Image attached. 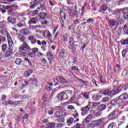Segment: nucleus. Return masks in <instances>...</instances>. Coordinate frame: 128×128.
I'll use <instances>...</instances> for the list:
<instances>
[{"label":"nucleus","mask_w":128,"mask_h":128,"mask_svg":"<svg viewBox=\"0 0 128 128\" xmlns=\"http://www.w3.org/2000/svg\"><path fill=\"white\" fill-rule=\"evenodd\" d=\"M8 104H12V106H18V104H20V101L12 102V100H9L8 102Z\"/></svg>","instance_id":"obj_13"},{"label":"nucleus","mask_w":128,"mask_h":128,"mask_svg":"<svg viewBox=\"0 0 128 128\" xmlns=\"http://www.w3.org/2000/svg\"><path fill=\"white\" fill-rule=\"evenodd\" d=\"M8 48V45L6 44H2V52H6Z\"/></svg>","instance_id":"obj_25"},{"label":"nucleus","mask_w":128,"mask_h":128,"mask_svg":"<svg viewBox=\"0 0 128 128\" xmlns=\"http://www.w3.org/2000/svg\"><path fill=\"white\" fill-rule=\"evenodd\" d=\"M94 22V20L92 18H90L87 20L86 22L87 24H92Z\"/></svg>","instance_id":"obj_41"},{"label":"nucleus","mask_w":128,"mask_h":128,"mask_svg":"<svg viewBox=\"0 0 128 128\" xmlns=\"http://www.w3.org/2000/svg\"><path fill=\"white\" fill-rule=\"evenodd\" d=\"M96 116H102V112H99L96 113Z\"/></svg>","instance_id":"obj_54"},{"label":"nucleus","mask_w":128,"mask_h":128,"mask_svg":"<svg viewBox=\"0 0 128 128\" xmlns=\"http://www.w3.org/2000/svg\"><path fill=\"white\" fill-rule=\"evenodd\" d=\"M100 82L102 84H104V76H101L100 77Z\"/></svg>","instance_id":"obj_47"},{"label":"nucleus","mask_w":128,"mask_h":128,"mask_svg":"<svg viewBox=\"0 0 128 128\" xmlns=\"http://www.w3.org/2000/svg\"><path fill=\"white\" fill-rule=\"evenodd\" d=\"M122 44H128V39L124 40L122 42Z\"/></svg>","instance_id":"obj_40"},{"label":"nucleus","mask_w":128,"mask_h":128,"mask_svg":"<svg viewBox=\"0 0 128 128\" xmlns=\"http://www.w3.org/2000/svg\"><path fill=\"white\" fill-rule=\"evenodd\" d=\"M56 126L58 128H62V126H64V124H62V123H58L57 124Z\"/></svg>","instance_id":"obj_46"},{"label":"nucleus","mask_w":128,"mask_h":128,"mask_svg":"<svg viewBox=\"0 0 128 128\" xmlns=\"http://www.w3.org/2000/svg\"><path fill=\"white\" fill-rule=\"evenodd\" d=\"M90 108H92L90 104H88L86 106L80 109L81 110L82 116H86V114H88V112H90Z\"/></svg>","instance_id":"obj_3"},{"label":"nucleus","mask_w":128,"mask_h":128,"mask_svg":"<svg viewBox=\"0 0 128 128\" xmlns=\"http://www.w3.org/2000/svg\"><path fill=\"white\" fill-rule=\"evenodd\" d=\"M15 37L18 40H20V42H24V36H23L22 34H17L15 35Z\"/></svg>","instance_id":"obj_8"},{"label":"nucleus","mask_w":128,"mask_h":128,"mask_svg":"<svg viewBox=\"0 0 128 128\" xmlns=\"http://www.w3.org/2000/svg\"><path fill=\"white\" fill-rule=\"evenodd\" d=\"M64 118H60L56 120V122H64Z\"/></svg>","instance_id":"obj_36"},{"label":"nucleus","mask_w":128,"mask_h":128,"mask_svg":"<svg viewBox=\"0 0 128 128\" xmlns=\"http://www.w3.org/2000/svg\"><path fill=\"white\" fill-rule=\"evenodd\" d=\"M109 24L110 26H118V22L114 20H110L109 22Z\"/></svg>","instance_id":"obj_19"},{"label":"nucleus","mask_w":128,"mask_h":128,"mask_svg":"<svg viewBox=\"0 0 128 128\" xmlns=\"http://www.w3.org/2000/svg\"><path fill=\"white\" fill-rule=\"evenodd\" d=\"M78 70V72L79 70L78 68H76V66H74L72 68V70Z\"/></svg>","instance_id":"obj_51"},{"label":"nucleus","mask_w":128,"mask_h":128,"mask_svg":"<svg viewBox=\"0 0 128 128\" xmlns=\"http://www.w3.org/2000/svg\"><path fill=\"white\" fill-rule=\"evenodd\" d=\"M41 44H42V46H46V40H42Z\"/></svg>","instance_id":"obj_63"},{"label":"nucleus","mask_w":128,"mask_h":128,"mask_svg":"<svg viewBox=\"0 0 128 128\" xmlns=\"http://www.w3.org/2000/svg\"><path fill=\"white\" fill-rule=\"evenodd\" d=\"M47 34H48L47 36L48 38H50L52 36V34H50V32L49 30L48 31Z\"/></svg>","instance_id":"obj_45"},{"label":"nucleus","mask_w":128,"mask_h":128,"mask_svg":"<svg viewBox=\"0 0 128 128\" xmlns=\"http://www.w3.org/2000/svg\"><path fill=\"white\" fill-rule=\"evenodd\" d=\"M48 114H54V110H48Z\"/></svg>","instance_id":"obj_55"},{"label":"nucleus","mask_w":128,"mask_h":128,"mask_svg":"<svg viewBox=\"0 0 128 128\" xmlns=\"http://www.w3.org/2000/svg\"><path fill=\"white\" fill-rule=\"evenodd\" d=\"M102 98V96H100V94H96L94 96V99L95 100L98 101L100 100V98Z\"/></svg>","instance_id":"obj_23"},{"label":"nucleus","mask_w":128,"mask_h":128,"mask_svg":"<svg viewBox=\"0 0 128 128\" xmlns=\"http://www.w3.org/2000/svg\"><path fill=\"white\" fill-rule=\"evenodd\" d=\"M2 99V100H6V95H3Z\"/></svg>","instance_id":"obj_61"},{"label":"nucleus","mask_w":128,"mask_h":128,"mask_svg":"<svg viewBox=\"0 0 128 128\" xmlns=\"http://www.w3.org/2000/svg\"><path fill=\"white\" fill-rule=\"evenodd\" d=\"M74 123V118H70L67 120V124L68 126H70Z\"/></svg>","instance_id":"obj_21"},{"label":"nucleus","mask_w":128,"mask_h":128,"mask_svg":"<svg viewBox=\"0 0 128 128\" xmlns=\"http://www.w3.org/2000/svg\"><path fill=\"white\" fill-rule=\"evenodd\" d=\"M28 24L30 25V30H32V19H31L30 21L28 22Z\"/></svg>","instance_id":"obj_35"},{"label":"nucleus","mask_w":128,"mask_h":128,"mask_svg":"<svg viewBox=\"0 0 128 128\" xmlns=\"http://www.w3.org/2000/svg\"><path fill=\"white\" fill-rule=\"evenodd\" d=\"M7 38H8V44L10 48H14V41H12V37H10V34L7 33Z\"/></svg>","instance_id":"obj_4"},{"label":"nucleus","mask_w":128,"mask_h":128,"mask_svg":"<svg viewBox=\"0 0 128 128\" xmlns=\"http://www.w3.org/2000/svg\"><path fill=\"white\" fill-rule=\"evenodd\" d=\"M128 94L126 93H124L118 97V100H128Z\"/></svg>","instance_id":"obj_12"},{"label":"nucleus","mask_w":128,"mask_h":128,"mask_svg":"<svg viewBox=\"0 0 128 128\" xmlns=\"http://www.w3.org/2000/svg\"><path fill=\"white\" fill-rule=\"evenodd\" d=\"M38 56H44V54L40 52H38L37 54Z\"/></svg>","instance_id":"obj_57"},{"label":"nucleus","mask_w":128,"mask_h":128,"mask_svg":"<svg viewBox=\"0 0 128 128\" xmlns=\"http://www.w3.org/2000/svg\"><path fill=\"white\" fill-rule=\"evenodd\" d=\"M124 2V0H118V4L120 6V4H122Z\"/></svg>","instance_id":"obj_42"},{"label":"nucleus","mask_w":128,"mask_h":128,"mask_svg":"<svg viewBox=\"0 0 128 128\" xmlns=\"http://www.w3.org/2000/svg\"><path fill=\"white\" fill-rule=\"evenodd\" d=\"M38 22V18L37 17H34L32 18V24H36Z\"/></svg>","instance_id":"obj_32"},{"label":"nucleus","mask_w":128,"mask_h":128,"mask_svg":"<svg viewBox=\"0 0 128 128\" xmlns=\"http://www.w3.org/2000/svg\"><path fill=\"white\" fill-rule=\"evenodd\" d=\"M40 10H44L46 8H44V5L41 4L40 6Z\"/></svg>","instance_id":"obj_60"},{"label":"nucleus","mask_w":128,"mask_h":128,"mask_svg":"<svg viewBox=\"0 0 128 128\" xmlns=\"http://www.w3.org/2000/svg\"><path fill=\"white\" fill-rule=\"evenodd\" d=\"M104 120L106 118H101L100 119L92 121L90 124H88V128H94L96 126H100L102 124H104Z\"/></svg>","instance_id":"obj_2"},{"label":"nucleus","mask_w":128,"mask_h":128,"mask_svg":"<svg viewBox=\"0 0 128 128\" xmlns=\"http://www.w3.org/2000/svg\"><path fill=\"white\" fill-rule=\"evenodd\" d=\"M68 34H66L64 36V40L66 42V40H68Z\"/></svg>","instance_id":"obj_52"},{"label":"nucleus","mask_w":128,"mask_h":128,"mask_svg":"<svg viewBox=\"0 0 128 128\" xmlns=\"http://www.w3.org/2000/svg\"><path fill=\"white\" fill-rule=\"evenodd\" d=\"M110 101V98L108 97H104L102 100V102H108Z\"/></svg>","instance_id":"obj_26"},{"label":"nucleus","mask_w":128,"mask_h":128,"mask_svg":"<svg viewBox=\"0 0 128 128\" xmlns=\"http://www.w3.org/2000/svg\"><path fill=\"white\" fill-rule=\"evenodd\" d=\"M60 112L57 111L56 113V118H60Z\"/></svg>","instance_id":"obj_58"},{"label":"nucleus","mask_w":128,"mask_h":128,"mask_svg":"<svg viewBox=\"0 0 128 128\" xmlns=\"http://www.w3.org/2000/svg\"><path fill=\"white\" fill-rule=\"evenodd\" d=\"M106 104H100L98 106V110H106Z\"/></svg>","instance_id":"obj_15"},{"label":"nucleus","mask_w":128,"mask_h":128,"mask_svg":"<svg viewBox=\"0 0 128 128\" xmlns=\"http://www.w3.org/2000/svg\"><path fill=\"white\" fill-rule=\"evenodd\" d=\"M21 32L22 34H30V32L26 28L22 29L21 30Z\"/></svg>","instance_id":"obj_17"},{"label":"nucleus","mask_w":128,"mask_h":128,"mask_svg":"<svg viewBox=\"0 0 128 128\" xmlns=\"http://www.w3.org/2000/svg\"><path fill=\"white\" fill-rule=\"evenodd\" d=\"M8 22H10L12 24H14L16 22V18L12 17V16H8L7 18Z\"/></svg>","instance_id":"obj_9"},{"label":"nucleus","mask_w":128,"mask_h":128,"mask_svg":"<svg viewBox=\"0 0 128 128\" xmlns=\"http://www.w3.org/2000/svg\"><path fill=\"white\" fill-rule=\"evenodd\" d=\"M92 114H88L84 120V122L86 124H90L92 122Z\"/></svg>","instance_id":"obj_11"},{"label":"nucleus","mask_w":128,"mask_h":128,"mask_svg":"<svg viewBox=\"0 0 128 128\" xmlns=\"http://www.w3.org/2000/svg\"><path fill=\"white\" fill-rule=\"evenodd\" d=\"M40 18L41 20H44L46 18H48V14L46 12H42L40 14Z\"/></svg>","instance_id":"obj_16"},{"label":"nucleus","mask_w":128,"mask_h":128,"mask_svg":"<svg viewBox=\"0 0 128 128\" xmlns=\"http://www.w3.org/2000/svg\"><path fill=\"white\" fill-rule=\"evenodd\" d=\"M12 54V50H7L4 54V56L5 58H8V56H10Z\"/></svg>","instance_id":"obj_14"},{"label":"nucleus","mask_w":128,"mask_h":128,"mask_svg":"<svg viewBox=\"0 0 128 128\" xmlns=\"http://www.w3.org/2000/svg\"><path fill=\"white\" fill-rule=\"evenodd\" d=\"M56 126V123L54 122H51V123H48L47 124L46 126V127L47 128H54Z\"/></svg>","instance_id":"obj_20"},{"label":"nucleus","mask_w":128,"mask_h":128,"mask_svg":"<svg viewBox=\"0 0 128 128\" xmlns=\"http://www.w3.org/2000/svg\"><path fill=\"white\" fill-rule=\"evenodd\" d=\"M72 128H80V124L77 123L72 127Z\"/></svg>","instance_id":"obj_43"},{"label":"nucleus","mask_w":128,"mask_h":128,"mask_svg":"<svg viewBox=\"0 0 128 128\" xmlns=\"http://www.w3.org/2000/svg\"><path fill=\"white\" fill-rule=\"evenodd\" d=\"M67 0V4H71L72 2V0Z\"/></svg>","instance_id":"obj_64"},{"label":"nucleus","mask_w":128,"mask_h":128,"mask_svg":"<svg viewBox=\"0 0 128 128\" xmlns=\"http://www.w3.org/2000/svg\"><path fill=\"white\" fill-rule=\"evenodd\" d=\"M116 104H118V100L114 99V100H111V104L112 106H116Z\"/></svg>","instance_id":"obj_30"},{"label":"nucleus","mask_w":128,"mask_h":128,"mask_svg":"<svg viewBox=\"0 0 128 128\" xmlns=\"http://www.w3.org/2000/svg\"><path fill=\"white\" fill-rule=\"evenodd\" d=\"M74 47V38H70L69 39V44H68V48L70 50H72Z\"/></svg>","instance_id":"obj_7"},{"label":"nucleus","mask_w":128,"mask_h":128,"mask_svg":"<svg viewBox=\"0 0 128 128\" xmlns=\"http://www.w3.org/2000/svg\"><path fill=\"white\" fill-rule=\"evenodd\" d=\"M74 24H80V20H78L76 19L74 20Z\"/></svg>","instance_id":"obj_49"},{"label":"nucleus","mask_w":128,"mask_h":128,"mask_svg":"<svg viewBox=\"0 0 128 128\" xmlns=\"http://www.w3.org/2000/svg\"><path fill=\"white\" fill-rule=\"evenodd\" d=\"M15 62L17 64H20V62H22V60H20V58H18L16 60Z\"/></svg>","instance_id":"obj_38"},{"label":"nucleus","mask_w":128,"mask_h":128,"mask_svg":"<svg viewBox=\"0 0 128 128\" xmlns=\"http://www.w3.org/2000/svg\"><path fill=\"white\" fill-rule=\"evenodd\" d=\"M38 52V48H32L33 54H36V52Z\"/></svg>","instance_id":"obj_44"},{"label":"nucleus","mask_w":128,"mask_h":128,"mask_svg":"<svg viewBox=\"0 0 128 128\" xmlns=\"http://www.w3.org/2000/svg\"><path fill=\"white\" fill-rule=\"evenodd\" d=\"M120 92V88L114 86V89L112 90L108 89H104L100 92L102 94H106L107 96H114V94H118Z\"/></svg>","instance_id":"obj_1"},{"label":"nucleus","mask_w":128,"mask_h":128,"mask_svg":"<svg viewBox=\"0 0 128 128\" xmlns=\"http://www.w3.org/2000/svg\"><path fill=\"white\" fill-rule=\"evenodd\" d=\"M47 56H50V58H54V56L52 55V54L50 51L47 52Z\"/></svg>","instance_id":"obj_31"},{"label":"nucleus","mask_w":128,"mask_h":128,"mask_svg":"<svg viewBox=\"0 0 128 128\" xmlns=\"http://www.w3.org/2000/svg\"><path fill=\"white\" fill-rule=\"evenodd\" d=\"M38 14V11L36 10H34L33 12V14L32 16H36V14Z\"/></svg>","instance_id":"obj_48"},{"label":"nucleus","mask_w":128,"mask_h":128,"mask_svg":"<svg viewBox=\"0 0 128 128\" xmlns=\"http://www.w3.org/2000/svg\"><path fill=\"white\" fill-rule=\"evenodd\" d=\"M126 50H124L122 51V56L124 58H126Z\"/></svg>","instance_id":"obj_39"},{"label":"nucleus","mask_w":128,"mask_h":128,"mask_svg":"<svg viewBox=\"0 0 128 128\" xmlns=\"http://www.w3.org/2000/svg\"><path fill=\"white\" fill-rule=\"evenodd\" d=\"M28 118V114L26 113L24 114V116L23 117V118L24 120H26V118Z\"/></svg>","instance_id":"obj_53"},{"label":"nucleus","mask_w":128,"mask_h":128,"mask_svg":"<svg viewBox=\"0 0 128 128\" xmlns=\"http://www.w3.org/2000/svg\"><path fill=\"white\" fill-rule=\"evenodd\" d=\"M56 80H58V82H60L61 84H68V82L64 78V77L62 76H57Z\"/></svg>","instance_id":"obj_10"},{"label":"nucleus","mask_w":128,"mask_h":128,"mask_svg":"<svg viewBox=\"0 0 128 128\" xmlns=\"http://www.w3.org/2000/svg\"><path fill=\"white\" fill-rule=\"evenodd\" d=\"M41 24H48V21L46 20L42 19V20H41Z\"/></svg>","instance_id":"obj_37"},{"label":"nucleus","mask_w":128,"mask_h":128,"mask_svg":"<svg viewBox=\"0 0 128 128\" xmlns=\"http://www.w3.org/2000/svg\"><path fill=\"white\" fill-rule=\"evenodd\" d=\"M94 112H96L94 110H90V114H91V116L94 114Z\"/></svg>","instance_id":"obj_59"},{"label":"nucleus","mask_w":128,"mask_h":128,"mask_svg":"<svg viewBox=\"0 0 128 128\" xmlns=\"http://www.w3.org/2000/svg\"><path fill=\"white\" fill-rule=\"evenodd\" d=\"M100 10H104V12H106V10H108V8L106 5H101L100 7Z\"/></svg>","instance_id":"obj_28"},{"label":"nucleus","mask_w":128,"mask_h":128,"mask_svg":"<svg viewBox=\"0 0 128 128\" xmlns=\"http://www.w3.org/2000/svg\"><path fill=\"white\" fill-rule=\"evenodd\" d=\"M58 98L60 100H68V94L64 92H60L58 94Z\"/></svg>","instance_id":"obj_5"},{"label":"nucleus","mask_w":128,"mask_h":128,"mask_svg":"<svg viewBox=\"0 0 128 128\" xmlns=\"http://www.w3.org/2000/svg\"><path fill=\"white\" fill-rule=\"evenodd\" d=\"M124 20H126L128 18V14L126 13H124Z\"/></svg>","instance_id":"obj_50"},{"label":"nucleus","mask_w":128,"mask_h":128,"mask_svg":"<svg viewBox=\"0 0 128 128\" xmlns=\"http://www.w3.org/2000/svg\"><path fill=\"white\" fill-rule=\"evenodd\" d=\"M68 108L69 110H71V112H74L75 110L74 107L72 105L68 106Z\"/></svg>","instance_id":"obj_27"},{"label":"nucleus","mask_w":128,"mask_h":128,"mask_svg":"<svg viewBox=\"0 0 128 128\" xmlns=\"http://www.w3.org/2000/svg\"><path fill=\"white\" fill-rule=\"evenodd\" d=\"M24 62L26 64H29V66H32V63H30V60H28V58H24Z\"/></svg>","instance_id":"obj_29"},{"label":"nucleus","mask_w":128,"mask_h":128,"mask_svg":"<svg viewBox=\"0 0 128 128\" xmlns=\"http://www.w3.org/2000/svg\"><path fill=\"white\" fill-rule=\"evenodd\" d=\"M32 74V72L30 71H26L24 72V74L25 76H28Z\"/></svg>","instance_id":"obj_34"},{"label":"nucleus","mask_w":128,"mask_h":128,"mask_svg":"<svg viewBox=\"0 0 128 128\" xmlns=\"http://www.w3.org/2000/svg\"><path fill=\"white\" fill-rule=\"evenodd\" d=\"M128 62V58H123V62Z\"/></svg>","instance_id":"obj_62"},{"label":"nucleus","mask_w":128,"mask_h":128,"mask_svg":"<svg viewBox=\"0 0 128 128\" xmlns=\"http://www.w3.org/2000/svg\"><path fill=\"white\" fill-rule=\"evenodd\" d=\"M76 14H78V12H76L74 10H72L70 11V16L74 17V16H76Z\"/></svg>","instance_id":"obj_24"},{"label":"nucleus","mask_w":128,"mask_h":128,"mask_svg":"<svg viewBox=\"0 0 128 128\" xmlns=\"http://www.w3.org/2000/svg\"><path fill=\"white\" fill-rule=\"evenodd\" d=\"M120 18H122V16H120V14H118L116 17V20H120Z\"/></svg>","instance_id":"obj_56"},{"label":"nucleus","mask_w":128,"mask_h":128,"mask_svg":"<svg viewBox=\"0 0 128 128\" xmlns=\"http://www.w3.org/2000/svg\"><path fill=\"white\" fill-rule=\"evenodd\" d=\"M28 46L26 42H24L20 46L19 50H24V52H28L30 50V48H28Z\"/></svg>","instance_id":"obj_6"},{"label":"nucleus","mask_w":128,"mask_h":128,"mask_svg":"<svg viewBox=\"0 0 128 128\" xmlns=\"http://www.w3.org/2000/svg\"><path fill=\"white\" fill-rule=\"evenodd\" d=\"M116 110H114L108 116V118H112L114 116H116Z\"/></svg>","instance_id":"obj_18"},{"label":"nucleus","mask_w":128,"mask_h":128,"mask_svg":"<svg viewBox=\"0 0 128 128\" xmlns=\"http://www.w3.org/2000/svg\"><path fill=\"white\" fill-rule=\"evenodd\" d=\"M122 12L123 14H128V7L124 8L122 10Z\"/></svg>","instance_id":"obj_33"},{"label":"nucleus","mask_w":128,"mask_h":128,"mask_svg":"<svg viewBox=\"0 0 128 128\" xmlns=\"http://www.w3.org/2000/svg\"><path fill=\"white\" fill-rule=\"evenodd\" d=\"M122 10V8L120 9H116L112 13L113 14H120Z\"/></svg>","instance_id":"obj_22"}]
</instances>
